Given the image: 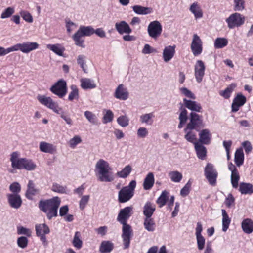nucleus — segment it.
I'll list each match as a JSON object with an SVG mask.
<instances>
[{
  "instance_id": "nucleus-1",
  "label": "nucleus",
  "mask_w": 253,
  "mask_h": 253,
  "mask_svg": "<svg viewBox=\"0 0 253 253\" xmlns=\"http://www.w3.org/2000/svg\"><path fill=\"white\" fill-rule=\"evenodd\" d=\"M132 211L131 207H126L120 210L117 217V220L123 225L121 237L124 250L129 248L132 235L131 227L126 223V220L131 216Z\"/></svg>"
},
{
  "instance_id": "nucleus-2",
  "label": "nucleus",
  "mask_w": 253,
  "mask_h": 253,
  "mask_svg": "<svg viewBox=\"0 0 253 253\" xmlns=\"http://www.w3.org/2000/svg\"><path fill=\"white\" fill-rule=\"evenodd\" d=\"M61 203V200L58 197H54L46 200H41L39 207L40 210L44 212L47 218L50 220L57 216V211Z\"/></svg>"
},
{
  "instance_id": "nucleus-3",
  "label": "nucleus",
  "mask_w": 253,
  "mask_h": 253,
  "mask_svg": "<svg viewBox=\"0 0 253 253\" xmlns=\"http://www.w3.org/2000/svg\"><path fill=\"white\" fill-rule=\"evenodd\" d=\"M38 101L42 105L52 110L56 114H60L61 118L63 119L67 124L71 126L73 124L72 119L59 107L58 103L54 101L51 97L45 95H39L37 97Z\"/></svg>"
},
{
  "instance_id": "nucleus-4",
  "label": "nucleus",
  "mask_w": 253,
  "mask_h": 253,
  "mask_svg": "<svg viewBox=\"0 0 253 253\" xmlns=\"http://www.w3.org/2000/svg\"><path fill=\"white\" fill-rule=\"evenodd\" d=\"M111 170L108 162L103 159H99L95 164L96 175L100 182H110L114 180V176L110 172Z\"/></svg>"
},
{
  "instance_id": "nucleus-5",
  "label": "nucleus",
  "mask_w": 253,
  "mask_h": 253,
  "mask_svg": "<svg viewBox=\"0 0 253 253\" xmlns=\"http://www.w3.org/2000/svg\"><path fill=\"white\" fill-rule=\"evenodd\" d=\"M136 186V181L132 180L128 186L123 187L118 192V201L123 203L129 201L134 195Z\"/></svg>"
},
{
  "instance_id": "nucleus-6",
  "label": "nucleus",
  "mask_w": 253,
  "mask_h": 253,
  "mask_svg": "<svg viewBox=\"0 0 253 253\" xmlns=\"http://www.w3.org/2000/svg\"><path fill=\"white\" fill-rule=\"evenodd\" d=\"M12 46L13 52L20 51L23 53L27 54L38 49L39 45L36 42H26L15 44Z\"/></svg>"
},
{
  "instance_id": "nucleus-7",
  "label": "nucleus",
  "mask_w": 253,
  "mask_h": 253,
  "mask_svg": "<svg viewBox=\"0 0 253 253\" xmlns=\"http://www.w3.org/2000/svg\"><path fill=\"white\" fill-rule=\"evenodd\" d=\"M202 116L195 113H191L190 122L187 124L185 130L195 129L199 131V129L204 127Z\"/></svg>"
},
{
  "instance_id": "nucleus-8",
  "label": "nucleus",
  "mask_w": 253,
  "mask_h": 253,
  "mask_svg": "<svg viewBox=\"0 0 253 253\" xmlns=\"http://www.w3.org/2000/svg\"><path fill=\"white\" fill-rule=\"evenodd\" d=\"M205 176L211 185L214 186L216 184L218 172L213 165L208 163L204 170Z\"/></svg>"
},
{
  "instance_id": "nucleus-9",
  "label": "nucleus",
  "mask_w": 253,
  "mask_h": 253,
  "mask_svg": "<svg viewBox=\"0 0 253 253\" xmlns=\"http://www.w3.org/2000/svg\"><path fill=\"white\" fill-rule=\"evenodd\" d=\"M50 91L60 98L64 97L67 92V84L64 80H60L50 88Z\"/></svg>"
},
{
  "instance_id": "nucleus-10",
  "label": "nucleus",
  "mask_w": 253,
  "mask_h": 253,
  "mask_svg": "<svg viewBox=\"0 0 253 253\" xmlns=\"http://www.w3.org/2000/svg\"><path fill=\"white\" fill-rule=\"evenodd\" d=\"M245 21L244 16L238 13H235L231 14L226 19L229 29H232L236 27H240L242 25Z\"/></svg>"
},
{
  "instance_id": "nucleus-11",
  "label": "nucleus",
  "mask_w": 253,
  "mask_h": 253,
  "mask_svg": "<svg viewBox=\"0 0 253 253\" xmlns=\"http://www.w3.org/2000/svg\"><path fill=\"white\" fill-rule=\"evenodd\" d=\"M147 30L149 36L156 39L162 33V26L158 21H154L149 23Z\"/></svg>"
},
{
  "instance_id": "nucleus-12",
  "label": "nucleus",
  "mask_w": 253,
  "mask_h": 253,
  "mask_svg": "<svg viewBox=\"0 0 253 253\" xmlns=\"http://www.w3.org/2000/svg\"><path fill=\"white\" fill-rule=\"evenodd\" d=\"M191 49L195 56L200 54L202 51V42L197 34H194L191 44Z\"/></svg>"
},
{
  "instance_id": "nucleus-13",
  "label": "nucleus",
  "mask_w": 253,
  "mask_h": 253,
  "mask_svg": "<svg viewBox=\"0 0 253 253\" xmlns=\"http://www.w3.org/2000/svg\"><path fill=\"white\" fill-rule=\"evenodd\" d=\"M195 76L198 83H200L205 75V65L202 60H198L194 67Z\"/></svg>"
},
{
  "instance_id": "nucleus-14",
  "label": "nucleus",
  "mask_w": 253,
  "mask_h": 253,
  "mask_svg": "<svg viewBox=\"0 0 253 253\" xmlns=\"http://www.w3.org/2000/svg\"><path fill=\"white\" fill-rule=\"evenodd\" d=\"M10 161L11 163V167L14 169H23L24 158H19V153L13 152L10 155Z\"/></svg>"
},
{
  "instance_id": "nucleus-15",
  "label": "nucleus",
  "mask_w": 253,
  "mask_h": 253,
  "mask_svg": "<svg viewBox=\"0 0 253 253\" xmlns=\"http://www.w3.org/2000/svg\"><path fill=\"white\" fill-rule=\"evenodd\" d=\"M8 202L13 208L17 209L22 204V199L18 194H8L7 195Z\"/></svg>"
},
{
  "instance_id": "nucleus-16",
  "label": "nucleus",
  "mask_w": 253,
  "mask_h": 253,
  "mask_svg": "<svg viewBox=\"0 0 253 253\" xmlns=\"http://www.w3.org/2000/svg\"><path fill=\"white\" fill-rule=\"evenodd\" d=\"M128 92L123 84H120L116 89L114 96L120 100H126L128 97Z\"/></svg>"
},
{
  "instance_id": "nucleus-17",
  "label": "nucleus",
  "mask_w": 253,
  "mask_h": 253,
  "mask_svg": "<svg viewBox=\"0 0 253 253\" xmlns=\"http://www.w3.org/2000/svg\"><path fill=\"white\" fill-rule=\"evenodd\" d=\"M40 150L45 153L54 154L56 151V147L52 143L41 141L39 144Z\"/></svg>"
},
{
  "instance_id": "nucleus-18",
  "label": "nucleus",
  "mask_w": 253,
  "mask_h": 253,
  "mask_svg": "<svg viewBox=\"0 0 253 253\" xmlns=\"http://www.w3.org/2000/svg\"><path fill=\"white\" fill-rule=\"evenodd\" d=\"M246 101V97L241 94H238L234 99L232 104V111L237 112L239 110L240 107L243 106Z\"/></svg>"
},
{
  "instance_id": "nucleus-19",
  "label": "nucleus",
  "mask_w": 253,
  "mask_h": 253,
  "mask_svg": "<svg viewBox=\"0 0 253 253\" xmlns=\"http://www.w3.org/2000/svg\"><path fill=\"white\" fill-rule=\"evenodd\" d=\"M175 45H169L165 47L163 52L164 61L168 62L174 56L175 52Z\"/></svg>"
},
{
  "instance_id": "nucleus-20",
  "label": "nucleus",
  "mask_w": 253,
  "mask_h": 253,
  "mask_svg": "<svg viewBox=\"0 0 253 253\" xmlns=\"http://www.w3.org/2000/svg\"><path fill=\"white\" fill-rule=\"evenodd\" d=\"M115 26L116 30L120 34L124 33L129 34L132 32V30L129 25L125 21L117 22Z\"/></svg>"
},
{
  "instance_id": "nucleus-21",
  "label": "nucleus",
  "mask_w": 253,
  "mask_h": 253,
  "mask_svg": "<svg viewBox=\"0 0 253 253\" xmlns=\"http://www.w3.org/2000/svg\"><path fill=\"white\" fill-rule=\"evenodd\" d=\"M211 135L209 129H203L199 133V141L203 144H209L211 142Z\"/></svg>"
},
{
  "instance_id": "nucleus-22",
  "label": "nucleus",
  "mask_w": 253,
  "mask_h": 253,
  "mask_svg": "<svg viewBox=\"0 0 253 253\" xmlns=\"http://www.w3.org/2000/svg\"><path fill=\"white\" fill-rule=\"evenodd\" d=\"M189 10L194 15L196 19L201 18L203 17V11L197 2H193L190 5Z\"/></svg>"
},
{
  "instance_id": "nucleus-23",
  "label": "nucleus",
  "mask_w": 253,
  "mask_h": 253,
  "mask_svg": "<svg viewBox=\"0 0 253 253\" xmlns=\"http://www.w3.org/2000/svg\"><path fill=\"white\" fill-rule=\"evenodd\" d=\"M39 190L36 187L34 182L32 180H29L27 190L26 192V196L28 199H31L32 196L38 194Z\"/></svg>"
},
{
  "instance_id": "nucleus-24",
  "label": "nucleus",
  "mask_w": 253,
  "mask_h": 253,
  "mask_svg": "<svg viewBox=\"0 0 253 253\" xmlns=\"http://www.w3.org/2000/svg\"><path fill=\"white\" fill-rule=\"evenodd\" d=\"M47 49L52 51L53 52L59 56H64L65 48L60 44L57 43L54 44H49L46 46Z\"/></svg>"
},
{
  "instance_id": "nucleus-25",
  "label": "nucleus",
  "mask_w": 253,
  "mask_h": 253,
  "mask_svg": "<svg viewBox=\"0 0 253 253\" xmlns=\"http://www.w3.org/2000/svg\"><path fill=\"white\" fill-rule=\"evenodd\" d=\"M155 211V205L150 202H147L143 207V213L145 217H151Z\"/></svg>"
},
{
  "instance_id": "nucleus-26",
  "label": "nucleus",
  "mask_w": 253,
  "mask_h": 253,
  "mask_svg": "<svg viewBox=\"0 0 253 253\" xmlns=\"http://www.w3.org/2000/svg\"><path fill=\"white\" fill-rule=\"evenodd\" d=\"M183 102L186 108L195 112H201V107L200 105L195 101L183 99Z\"/></svg>"
},
{
  "instance_id": "nucleus-27",
  "label": "nucleus",
  "mask_w": 253,
  "mask_h": 253,
  "mask_svg": "<svg viewBox=\"0 0 253 253\" xmlns=\"http://www.w3.org/2000/svg\"><path fill=\"white\" fill-rule=\"evenodd\" d=\"M114 248L113 243L110 241H103L100 244L99 252L101 253H110Z\"/></svg>"
},
{
  "instance_id": "nucleus-28",
  "label": "nucleus",
  "mask_w": 253,
  "mask_h": 253,
  "mask_svg": "<svg viewBox=\"0 0 253 253\" xmlns=\"http://www.w3.org/2000/svg\"><path fill=\"white\" fill-rule=\"evenodd\" d=\"M155 182L154 176L152 172H149L145 178L143 184L145 190H150L154 185Z\"/></svg>"
},
{
  "instance_id": "nucleus-29",
  "label": "nucleus",
  "mask_w": 253,
  "mask_h": 253,
  "mask_svg": "<svg viewBox=\"0 0 253 253\" xmlns=\"http://www.w3.org/2000/svg\"><path fill=\"white\" fill-rule=\"evenodd\" d=\"M133 11L137 14L147 15L152 12V9L151 7H144L139 5H136L132 6Z\"/></svg>"
},
{
  "instance_id": "nucleus-30",
  "label": "nucleus",
  "mask_w": 253,
  "mask_h": 253,
  "mask_svg": "<svg viewBox=\"0 0 253 253\" xmlns=\"http://www.w3.org/2000/svg\"><path fill=\"white\" fill-rule=\"evenodd\" d=\"M84 36L81 32L80 29L78 30L72 36V38L75 42V44L82 48H84L85 45L84 44V40L82 39L83 37Z\"/></svg>"
},
{
  "instance_id": "nucleus-31",
  "label": "nucleus",
  "mask_w": 253,
  "mask_h": 253,
  "mask_svg": "<svg viewBox=\"0 0 253 253\" xmlns=\"http://www.w3.org/2000/svg\"><path fill=\"white\" fill-rule=\"evenodd\" d=\"M244 161V155L243 149L239 148L237 149L234 154V162L238 167L242 166Z\"/></svg>"
},
{
  "instance_id": "nucleus-32",
  "label": "nucleus",
  "mask_w": 253,
  "mask_h": 253,
  "mask_svg": "<svg viewBox=\"0 0 253 253\" xmlns=\"http://www.w3.org/2000/svg\"><path fill=\"white\" fill-rule=\"evenodd\" d=\"M239 190L242 194H251L253 193V186L249 183L241 182Z\"/></svg>"
},
{
  "instance_id": "nucleus-33",
  "label": "nucleus",
  "mask_w": 253,
  "mask_h": 253,
  "mask_svg": "<svg viewBox=\"0 0 253 253\" xmlns=\"http://www.w3.org/2000/svg\"><path fill=\"white\" fill-rule=\"evenodd\" d=\"M242 228L246 233H251L253 231V221L249 218L244 219L242 222Z\"/></svg>"
},
{
  "instance_id": "nucleus-34",
  "label": "nucleus",
  "mask_w": 253,
  "mask_h": 253,
  "mask_svg": "<svg viewBox=\"0 0 253 253\" xmlns=\"http://www.w3.org/2000/svg\"><path fill=\"white\" fill-rule=\"evenodd\" d=\"M194 143L197 157L202 160L204 159L207 153L206 148L202 144L198 142H194Z\"/></svg>"
},
{
  "instance_id": "nucleus-35",
  "label": "nucleus",
  "mask_w": 253,
  "mask_h": 253,
  "mask_svg": "<svg viewBox=\"0 0 253 253\" xmlns=\"http://www.w3.org/2000/svg\"><path fill=\"white\" fill-rule=\"evenodd\" d=\"M143 225L144 228L149 232H153L155 230V223L151 217H145Z\"/></svg>"
},
{
  "instance_id": "nucleus-36",
  "label": "nucleus",
  "mask_w": 253,
  "mask_h": 253,
  "mask_svg": "<svg viewBox=\"0 0 253 253\" xmlns=\"http://www.w3.org/2000/svg\"><path fill=\"white\" fill-rule=\"evenodd\" d=\"M81 86L84 89H92L96 87V85L93 81L88 78L81 79Z\"/></svg>"
},
{
  "instance_id": "nucleus-37",
  "label": "nucleus",
  "mask_w": 253,
  "mask_h": 253,
  "mask_svg": "<svg viewBox=\"0 0 253 253\" xmlns=\"http://www.w3.org/2000/svg\"><path fill=\"white\" fill-rule=\"evenodd\" d=\"M35 228L37 235L47 234L50 232L48 226L45 223L37 224Z\"/></svg>"
},
{
  "instance_id": "nucleus-38",
  "label": "nucleus",
  "mask_w": 253,
  "mask_h": 253,
  "mask_svg": "<svg viewBox=\"0 0 253 253\" xmlns=\"http://www.w3.org/2000/svg\"><path fill=\"white\" fill-rule=\"evenodd\" d=\"M222 230L225 232L228 229L229 224L230 223V219L227 214L226 211L224 209H222Z\"/></svg>"
},
{
  "instance_id": "nucleus-39",
  "label": "nucleus",
  "mask_w": 253,
  "mask_h": 253,
  "mask_svg": "<svg viewBox=\"0 0 253 253\" xmlns=\"http://www.w3.org/2000/svg\"><path fill=\"white\" fill-rule=\"evenodd\" d=\"M168 175L170 180L175 183L180 182L183 177L182 173L177 170L170 171Z\"/></svg>"
},
{
  "instance_id": "nucleus-40",
  "label": "nucleus",
  "mask_w": 253,
  "mask_h": 253,
  "mask_svg": "<svg viewBox=\"0 0 253 253\" xmlns=\"http://www.w3.org/2000/svg\"><path fill=\"white\" fill-rule=\"evenodd\" d=\"M72 244L73 246L78 250H80L83 246V241L81 239V234L79 232L77 231L75 232L73 241Z\"/></svg>"
},
{
  "instance_id": "nucleus-41",
  "label": "nucleus",
  "mask_w": 253,
  "mask_h": 253,
  "mask_svg": "<svg viewBox=\"0 0 253 253\" xmlns=\"http://www.w3.org/2000/svg\"><path fill=\"white\" fill-rule=\"evenodd\" d=\"M236 87V84L232 83L230 84L224 90L220 91L219 94L224 98L228 99L230 97L231 93Z\"/></svg>"
},
{
  "instance_id": "nucleus-42",
  "label": "nucleus",
  "mask_w": 253,
  "mask_h": 253,
  "mask_svg": "<svg viewBox=\"0 0 253 253\" xmlns=\"http://www.w3.org/2000/svg\"><path fill=\"white\" fill-rule=\"evenodd\" d=\"M154 115L153 113H146L140 116V121L141 123L151 125Z\"/></svg>"
},
{
  "instance_id": "nucleus-43",
  "label": "nucleus",
  "mask_w": 253,
  "mask_h": 253,
  "mask_svg": "<svg viewBox=\"0 0 253 253\" xmlns=\"http://www.w3.org/2000/svg\"><path fill=\"white\" fill-rule=\"evenodd\" d=\"M132 171V167L130 165H127L122 170L117 172L116 175L120 178H125L127 177Z\"/></svg>"
},
{
  "instance_id": "nucleus-44",
  "label": "nucleus",
  "mask_w": 253,
  "mask_h": 253,
  "mask_svg": "<svg viewBox=\"0 0 253 253\" xmlns=\"http://www.w3.org/2000/svg\"><path fill=\"white\" fill-rule=\"evenodd\" d=\"M71 91L70 92L68 96L69 101H73L74 99L78 100L79 98V90L75 85H71L70 86Z\"/></svg>"
},
{
  "instance_id": "nucleus-45",
  "label": "nucleus",
  "mask_w": 253,
  "mask_h": 253,
  "mask_svg": "<svg viewBox=\"0 0 253 253\" xmlns=\"http://www.w3.org/2000/svg\"><path fill=\"white\" fill-rule=\"evenodd\" d=\"M188 119L187 117V111L186 109H183L181 113H180L179 116V123L178 125V127L179 128H181L185 124Z\"/></svg>"
},
{
  "instance_id": "nucleus-46",
  "label": "nucleus",
  "mask_w": 253,
  "mask_h": 253,
  "mask_svg": "<svg viewBox=\"0 0 253 253\" xmlns=\"http://www.w3.org/2000/svg\"><path fill=\"white\" fill-rule=\"evenodd\" d=\"M36 168V165L30 159L24 158L23 169H25L28 171H32Z\"/></svg>"
},
{
  "instance_id": "nucleus-47",
  "label": "nucleus",
  "mask_w": 253,
  "mask_h": 253,
  "mask_svg": "<svg viewBox=\"0 0 253 253\" xmlns=\"http://www.w3.org/2000/svg\"><path fill=\"white\" fill-rule=\"evenodd\" d=\"M228 41L224 38H217L214 41V47L215 48H222L227 45Z\"/></svg>"
},
{
  "instance_id": "nucleus-48",
  "label": "nucleus",
  "mask_w": 253,
  "mask_h": 253,
  "mask_svg": "<svg viewBox=\"0 0 253 253\" xmlns=\"http://www.w3.org/2000/svg\"><path fill=\"white\" fill-rule=\"evenodd\" d=\"M117 122L121 126L125 127L128 126L129 119L126 115H122L117 119Z\"/></svg>"
},
{
  "instance_id": "nucleus-49",
  "label": "nucleus",
  "mask_w": 253,
  "mask_h": 253,
  "mask_svg": "<svg viewBox=\"0 0 253 253\" xmlns=\"http://www.w3.org/2000/svg\"><path fill=\"white\" fill-rule=\"evenodd\" d=\"M168 193L166 190L163 191L160 196L158 198L157 200V203L159 205L160 207H162L164 206L168 200Z\"/></svg>"
},
{
  "instance_id": "nucleus-50",
  "label": "nucleus",
  "mask_w": 253,
  "mask_h": 253,
  "mask_svg": "<svg viewBox=\"0 0 253 253\" xmlns=\"http://www.w3.org/2000/svg\"><path fill=\"white\" fill-rule=\"evenodd\" d=\"M79 29L84 36H90L94 34V28L91 26H81Z\"/></svg>"
},
{
  "instance_id": "nucleus-51",
  "label": "nucleus",
  "mask_w": 253,
  "mask_h": 253,
  "mask_svg": "<svg viewBox=\"0 0 253 253\" xmlns=\"http://www.w3.org/2000/svg\"><path fill=\"white\" fill-rule=\"evenodd\" d=\"M240 180V175L238 172L232 173L231 174V183L234 188H237Z\"/></svg>"
},
{
  "instance_id": "nucleus-52",
  "label": "nucleus",
  "mask_w": 253,
  "mask_h": 253,
  "mask_svg": "<svg viewBox=\"0 0 253 253\" xmlns=\"http://www.w3.org/2000/svg\"><path fill=\"white\" fill-rule=\"evenodd\" d=\"M82 142V138L79 135H75L72 138L70 139L68 144L70 148H75L77 145Z\"/></svg>"
},
{
  "instance_id": "nucleus-53",
  "label": "nucleus",
  "mask_w": 253,
  "mask_h": 253,
  "mask_svg": "<svg viewBox=\"0 0 253 253\" xmlns=\"http://www.w3.org/2000/svg\"><path fill=\"white\" fill-rule=\"evenodd\" d=\"M86 119L92 124H96L97 123V118L96 115L92 112L86 111L84 113Z\"/></svg>"
},
{
  "instance_id": "nucleus-54",
  "label": "nucleus",
  "mask_w": 253,
  "mask_h": 253,
  "mask_svg": "<svg viewBox=\"0 0 253 253\" xmlns=\"http://www.w3.org/2000/svg\"><path fill=\"white\" fill-rule=\"evenodd\" d=\"M15 12L14 8L12 7L6 8L1 13L0 18L6 19L9 18Z\"/></svg>"
},
{
  "instance_id": "nucleus-55",
  "label": "nucleus",
  "mask_w": 253,
  "mask_h": 253,
  "mask_svg": "<svg viewBox=\"0 0 253 253\" xmlns=\"http://www.w3.org/2000/svg\"><path fill=\"white\" fill-rule=\"evenodd\" d=\"M193 129H189L186 131L185 128L184 129V131L186 133L184 136L185 138L188 141L192 143L196 140V134L194 132H193Z\"/></svg>"
},
{
  "instance_id": "nucleus-56",
  "label": "nucleus",
  "mask_w": 253,
  "mask_h": 253,
  "mask_svg": "<svg viewBox=\"0 0 253 253\" xmlns=\"http://www.w3.org/2000/svg\"><path fill=\"white\" fill-rule=\"evenodd\" d=\"M20 14L22 18L27 22L32 23L33 18L30 12L25 10L20 11Z\"/></svg>"
},
{
  "instance_id": "nucleus-57",
  "label": "nucleus",
  "mask_w": 253,
  "mask_h": 253,
  "mask_svg": "<svg viewBox=\"0 0 253 253\" xmlns=\"http://www.w3.org/2000/svg\"><path fill=\"white\" fill-rule=\"evenodd\" d=\"M181 94L187 98L195 99L196 97L195 95L189 89L186 87H181L179 89Z\"/></svg>"
},
{
  "instance_id": "nucleus-58",
  "label": "nucleus",
  "mask_w": 253,
  "mask_h": 253,
  "mask_svg": "<svg viewBox=\"0 0 253 253\" xmlns=\"http://www.w3.org/2000/svg\"><path fill=\"white\" fill-rule=\"evenodd\" d=\"M85 56L84 55H80L78 56L77 59V63L80 66V67L82 68L84 72L86 73V69L85 68Z\"/></svg>"
},
{
  "instance_id": "nucleus-59",
  "label": "nucleus",
  "mask_w": 253,
  "mask_h": 253,
  "mask_svg": "<svg viewBox=\"0 0 253 253\" xmlns=\"http://www.w3.org/2000/svg\"><path fill=\"white\" fill-rule=\"evenodd\" d=\"M113 117L114 114L113 112L110 110H107L103 117V123L106 124L111 122L113 120Z\"/></svg>"
},
{
  "instance_id": "nucleus-60",
  "label": "nucleus",
  "mask_w": 253,
  "mask_h": 253,
  "mask_svg": "<svg viewBox=\"0 0 253 253\" xmlns=\"http://www.w3.org/2000/svg\"><path fill=\"white\" fill-rule=\"evenodd\" d=\"M28 239L25 236H21L17 239V245L22 248H25L28 245Z\"/></svg>"
},
{
  "instance_id": "nucleus-61",
  "label": "nucleus",
  "mask_w": 253,
  "mask_h": 253,
  "mask_svg": "<svg viewBox=\"0 0 253 253\" xmlns=\"http://www.w3.org/2000/svg\"><path fill=\"white\" fill-rule=\"evenodd\" d=\"M148 131L147 129L144 127H141L137 129V137L140 138H144L148 135Z\"/></svg>"
},
{
  "instance_id": "nucleus-62",
  "label": "nucleus",
  "mask_w": 253,
  "mask_h": 253,
  "mask_svg": "<svg viewBox=\"0 0 253 253\" xmlns=\"http://www.w3.org/2000/svg\"><path fill=\"white\" fill-rule=\"evenodd\" d=\"M196 237L198 249L199 250H202L204 249L205 245V239L203 236H197Z\"/></svg>"
},
{
  "instance_id": "nucleus-63",
  "label": "nucleus",
  "mask_w": 253,
  "mask_h": 253,
  "mask_svg": "<svg viewBox=\"0 0 253 253\" xmlns=\"http://www.w3.org/2000/svg\"><path fill=\"white\" fill-rule=\"evenodd\" d=\"M10 190L12 192V194H18L21 190V186L18 182H13L9 186Z\"/></svg>"
},
{
  "instance_id": "nucleus-64",
  "label": "nucleus",
  "mask_w": 253,
  "mask_h": 253,
  "mask_svg": "<svg viewBox=\"0 0 253 253\" xmlns=\"http://www.w3.org/2000/svg\"><path fill=\"white\" fill-rule=\"evenodd\" d=\"M89 198H90L89 195H84V196H83L81 197V200H80V203H79L80 208L81 210L84 209L85 206L88 203Z\"/></svg>"
}]
</instances>
